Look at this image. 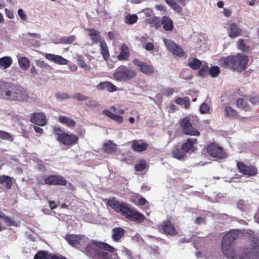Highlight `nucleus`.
Returning a JSON list of instances; mask_svg holds the SVG:
<instances>
[{
  "label": "nucleus",
  "mask_w": 259,
  "mask_h": 259,
  "mask_svg": "<svg viewBox=\"0 0 259 259\" xmlns=\"http://www.w3.org/2000/svg\"><path fill=\"white\" fill-rule=\"evenodd\" d=\"M164 42L167 50L174 55L180 57H182L184 55L185 53L183 49L173 41L164 39Z\"/></svg>",
  "instance_id": "nucleus-13"
},
{
  "label": "nucleus",
  "mask_w": 259,
  "mask_h": 259,
  "mask_svg": "<svg viewBox=\"0 0 259 259\" xmlns=\"http://www.w3.org/2000/svg\"><path fill=\"white\" fill-rule=\"evenodd\" d=\"M140 71L146 75H151L154 74L155 69L152 65L144 62L140 68Z\"/></svg>",
  "instance_id": "nucleus-33"
},
{
  "label": "nucleus",
  "mask_w": 259,
  "mask_h": 259,
  "mask_svg": "<svg viewBox=\"0 0 259 259\" xmlns=\"http://www.w3.org/2000/svg\"><path fill=\"white\" fill-rule=\"evenodd\" d=\"M242 97H244L246 100H249L250 103L253 105H255L259 103V97H251L249 99H248V96L246 95H242Z\"/></svg>",
  "instance_id": "nucleus-52"
},
{
  "label": "nucleus",
  "mask_w": 259,
  "mask_h": 259,
  "mask_svg": "<svg viewBox=\"0 0 259 259\" xmlns=\"http://www.w3.org/2000/svg\"><path fill=\"white\" fill-rule=\"evenodd\" d=\"M146 219L145 216L142 213L139 212L135 208L132 213V215H130V218L128 220L131 221H134L137 223H142Z\"/></svg>",
  "instance_id": "nucleus-26"
},
{
  "label": "nucleus",
  "mask_w": 259,
  "mask_h": 259,
  "mask_svg": "<svg viewBox=\"0 0 259 259\" xmlns=\"http://www.w3.org/2000/svg\"><path fill=\"white\" fill-rule=\"evenodd\" d=\"M31 122L39 126H44L47 123L46 115L43 113H33L31 115Z\"/></svg>",
  "instance_id": "nucleus-16"
},
{
  "label": "nucleus",
  "mask_w": 259,
  "mask_h": 259,
  "mask_svg": "<svg viewBox=\"0 0 259 259\" xmlns=\"http://www.w3.org/2000/svg\"><path fill=\"white\" fill-rule=\"evenodd\" d=\"M110 109L114 111V112L120 114H123L124 113V109H119L117 110L116 108L114 106H112L110 108Z\"/></svg>",
  "instance_id": "nucleus-63"
},
{
  "label": "nucleus",
  "mask_w": 259,
  "mask_h": 259,
  "mask_svg": "<svg viewBox=\"0 0 259 259\" xmlns=\"http://www.w3.org/2000/svg\"><path fill=\"white\" fill-rule=\"evenodd\" d=\"M148 144L145 142L140 144L137 140H133L132 141V148L133 150L137 152H142L147 149Z\"/></svg>",
  "instance_id": "nucleus-25"
},
{
  "label": "nucleus",
  "mask_w": 259,
  "mask_h": 259,
  "mask_svg": "<svg viewBox=\"0 0 259 259\" xmlns=\"http://www.w3.org/2000/svg\"><path fill=\"white\" fill-rule=\"evenodd\" d=\"M5 183L7 189H11L13 186V178L8 176H0V184Z\"/></svg>",
  "instance_id": "nucleus-34"
},
{
  "label": "nucleus",
  "mask_w": 259,
  "mask_h": 259,
  "mask_svg": "<svg viewBox=\"0 0 259 259\" xmlns=\"http://www.w3.org/2000/svg\"><path fill=\"white\" fill-rule=\"evenodd\" d=\"M83 245L81 251L88 256L94 259H106L107 257V253L113 252L115 248L108 244L97 241L96 240H90L88 238V241Z\"/></svg>",
  "instance_id": "nucleus-2"
},
{
  "label": "nucleus",
  "mask_w": 259,
  "mask_h": 259,
  "mask_svg": "<svg viewBox=\"0 0 259 259\" xmlns=\"http://www.w3.org/2000/svg\"><path fill=\"white\" fill-rule=\"evenodd\" d=\"M149 23L156 28L158 29L161 25V22H160L159 18L157 17H154L149 21Z\"/></svg>",
  "instance_id": "nucleus-48"
},
{
  "label": "nucleus",
  "mask_w": 259,
  "mask_h": 259,
  "mask_svg": "<svg viewBox=\"0 0 259 259\" xmlns=\"http://www.w3.org/2000/svg\"><path fill=\"white\" fill-rule=\"evenodd\" d=\"M18 14L23 21H25L27 19V17L24 11L22 9H19L18 11Z\"/></svg>",
  "instance_id": "nucleus-55"
},
{
  "label": "nucleus",
  "mask_w": 259,
  "mask_h": 259,
  "mask_svg": "<svg viewBox=\"0 0 259 259\" xmlns=\"http://www.w3.org/2000/svg\"><path fill=\"white\" fill-rule=\"evenodd\" d=\"M0 218L5 222V224L9 226H17V223L14 221L11 218L6 215L3 212L1 213Z\"/></svg>",
  "instance_id": "nucleus-38"
},
{
  "label": "nucleus",
  "mask_w": 259,
  "mask_h": 259,
  "mask_svg": "<svg viewBox=\"0 0 259 259\" xmlns=\"http://www.w3.org/2000/svg\"><path fill=\"white\" fill-rule=\"evenodd\" d=\"M100 53L105 60L108 61L110 58L108 48L105 40H101L100 44Z\"/></svg>",
  "instance_id": "nucleus-27"
},
{
  "label": "nucleus",
  "mask_w": 259,
  "mask_h": 259,
  "mask_svg": "<svg viewBox=\"0 0 259 259\" xmlns=\"http://www.w3.org/2000/svg\"><path fill=\"white\" fill-rule=\"evenodd\" d=\"M0 138L9 141H12L13 140V138L11 134L3 131H0Z\"/></svg>",
  "instance_id": "nucleus-47"
},
{
  "label": "nucleus",
  "mask_w": 259,
  "mask_h": 259,
  "mask_svg": "<svg viewBox=\"0 0 259 259\" xmlns=\"http://www.w3.org/2000/svg\"><path fill=\"white\" fill-rule=\"evenodd\" d=\"M87 31L89 36L91 37L93 44H96L99 42L100 43L101 40H104V39L101 38L100 32L99 31L94 28H89L87 29Z\"/></svg>",
  "instance_id": "nucleus-22"
},
{
  "label": "nucleus",
  "mask_w": 259,
  "mask_h": 259,
  "mask_svg": "<svg viewBox=\"0 0 259 259\" xmlns=\"http://www.w3.org/2000/svg\"><path fill=\"white\" fill-rule=\"evenodd\" d=\"M200 69L197 72V75L204 77L208 73L209 67L208 64L205 63L201 65Z\"/></svg>",
  "instance_id": "nucleus-40"
},
{
  "label": "nucleus",
  "mask_w": 259,
  "mask_h": 259,
  "mask_svg": "<svg viewBox=\"0 0 259 259\" xmlns=\"http://www.w3.org/2000/svg\"><path fill=\"white\" fill-rule=\"evenodd\" d=\"M147 163L145 160L142 159L135 164V169L137 171H143L147 167Z\"/></svg>",
  "instance_id": "nucleus-43"
},
{
  "label": "nucleus",
  "mask_w": 259,
  "mask_h": 259,
  "mask_svg": "<svg viewBox=\"0 0 259 259\" xmlns=\"http://www.w3.org/2000/svg\"><path fill=\"white\" fill-rule=\"evenodd\" d=\"M72 98L74 99H76L79 101H83L87 100L89 99V97L86 96L81 93H77L74 95Z\"/></svg>",
  "instance_id": "nucleus-49"
},
{
  "label": "nucleus",
  "mask_w": 259,
  "mask_h": 259,
  "mask_svg": "<svg viewBox=\"0 0 259 259\" xmlns=\"http://www.w3.org/2000/svg\"><path fill=\"white\" fill-rule=\"evenodd\" d=\"M208 71V74L212 77L218 76L220 72V68L217 66L211 67Z\"/></svg>",
  "instance_id": "nucleus-45"
},
{
  "label": "nucleus",
  "mask_w": 259,
  "mask_h": 259,
  "mask_svg": "<svg viewBox=\"0 0 259 259\" xmlns=\"http://www.w3.org/2000/svg\"><path fill=\"white\" fill-rule=\"evenodd\" d=\"M179 124L182 132L184 134L195 136H200V132L193 127L189 117L186 116L181 119L179 121Z\"/></svg>",
  "instance_id": "nucleus-9"
},
{
  "label": "nucleus",
  "mask_w": 259,
  "mask_h": 259,
  "mask_svg": "<svg viewBox=\"0 0 259 259\" xmlns=\"http://www.w3.org/2000/svg\"><path fill=\"white\" fill-rule=\"evenodd\" d=\"M236 105L238 108L245 111H249L251 108L247 101L242 98L237 99Z\"/></svg>",
  "instance_id": "nucleus-30"
},
{
  "label": "nucleus",
  "mask_w": 259,
  "mask_h": 259,
  "mask_svg": "<svg viewBox=\"0 0 259 259\" xmlns=\"http://www.w3.org/2000/svg\"><path fill=\"white\" fill-rule=\"evenodd\" d=\"M5 12H6L7 16L9 18L12 19L13 18V17H14L13 12L12 11L8 9H6Z\"/></svg>",
  "instance_id": "nucleus-64"
},
{
  "label": "nucleus",
  "mask_w": 259,
  "mask_h": 259,
  "mask_svg": "<svg viewBox=\"0 0 259 259\" xmlns=\"http://www.w3.org/2000/svg\"><path fill=\"white\" fill-rule=\"evenodd\" d=\"M107 204L117 212L129 220L130 215H132L135 208L131 207L126 203H119L118 201L109 199L107 201Z\"/></svg>",
  "instance_id": "nucleus-6"
},
{
  "label": "nucleus",
  "mask_w": 259,
  "mask_h": 259,
  "mask_svg": "<svg viewBox=\"0 0 259 259\" xmlns=\"http://www.w3.org/2000/svg\"><path fill=\"white\" fill-rule=\"evenodd\" d=\"M103 113L104 114L115 120L118 123H121L123 122V118L121 115H116L112 113L109 110L105 109L103 111Z\"/></svg>",
  "instance_id": "nucleus-32"
},
{
  "label": "nucleus",
  "mask_w": 259,
  "mask_h": 259,
  "mask_svg": "<svg viewBox=\"0 0 259 259\" xmlns=\"http://www.w3.org/2000/svg\"><path fill=\"white\" fill-rule=\"evenodd\" d=\"M161 24L163 25L164 29L166 31H170L173 29L174 24L172 21L168 17H162L161 19Z\"/></svg>",
  "instance_id": "nucleus-29"
},
{
  "label": "nucleus",
  "mask_w": 259,
  "mask_h": 259,
  "mask_svg": "<svg viewBox=\"0 0 259 259\" xmlns=\"http://www.w3.org/2000/svg\"><path fill=\"white\" fill-rule=\"evenodd\" d=\"M202 65L201 61L197 58H193L191 61H189L188 66L194 70H198Z\"/></svg>",
  "instance_id": "nucleus-37"
},
{
  "label": "nucleus",
  "mask_w": 259,
  "mask_h": 259,
  "mask_svg": "<svg viewBox=\"0 0 259 259\" xmlns=\"http://www.w3.org/2000/svg\"><path fill=\"white\" fill-rule=\"evenodd\" d=\"M117 145L111 141L104 144V151L108 154H112L116 151Z\"/></svg>",
  "instance_id": "nucleus-35"
},
{
  "label": "nucleus",
  "mask_w": 259,
  "mask_h": 259,
  "mask_svg": "<svg viewBox=\"0 0 259 259\" xmlns=\"http://www.w3.org/2000/svg\"><path fill=\"white\" fill-rule=\"evenodd\" d=\"M119 54L117 56V58L119 61H128L130 56V49L125 44H123L119 49Z\"/></svg>",
  "instance_id": "nucleus-17"
},
{
  "label": "nucleus",
  "mask_w": 259,
  "mask_h": 259,
  "mask_svg": "<svg viewBox=\"0 0 259 259\" xmlns=\"http://www.w3.org/2000/svg\"><path fill=\"white\" fill-rule=\"evenodd\" d=\"M221 61L223 67L241 72L247 68L248 58L246 55L240 53L223 58Z\"/></svg>",
  "instance_id": "nucleus-3"
},
{
  "label": "nucleus",
  "mask_w": 259,
  "mask_h": 259,
  "mask_svg": "<svg viewBox=\"0 0 259 259\" xmlns=\"http://www.w3.org/2000/svg\"><path fill=\"white\" fill-rule=\"evenodd\" d=\"M243 236L240 230H231L226 233L221 241L223 253L229 259H259V238L256 236L251 237L250 247H242L240 251H235L236 240Z\"/></svg>",
  "instance_id": "nucleus-1"
},
{
  "label": "nucleus",
  "mask_w": 259,
  "mask_h": 259,
  "mask_svg": "<svg viewBox=\"0 0 259 259\" xmlns=\"http://www.w3.org/2000/svg\"><path fill=\"white\" fill-rule=\"evenodd\" d=\"M79 66L82 68L86 70H90V67L87 64V63L83 61H80L79 62Z\"/></svg>",
  "instance_id": "nucleus-59"
},
{
  "label": "nucleus",
  "mask_w": 259,
  "mask_h": 259,
  "mask_svg": "<svg viewBox=\"0 0 259 259\" xmlns=\"http://www.w3.org/2000/svg\"><path fill=\"white\" fill-rule=\"evenodd\" d=\"M37 168L42 172H45L47 170L46 166L45 164L39 163L37 164Z\"/></svg>",
  "instance_id": "nucleus-62"
},
{
  "label": "nucleus",
  "mask_w": 259,
  "mask_h": 259,
  "mask_svg": "<svg viewBox=\"0 0 259 259\" xmlns=\"http://www.w3.org/2000/svg\"><path fill=\"white\" fill-rule=\"evenodd\" d=\"M154 48V45L151 42L147 43L145 45V49L149 51H152Z\"/></svg>",
  "instance_id": "nucleus-60"
},
{
  "label": "nucleus",
  "mask_w": 259,
  "mask_h": 259,
  "mask_svg": "<svg viewBox=\"0 0 259 259\" xmlns=\"http://www.w3.org/2000/svg\"><path fill=\"white\" fill-rule=\"evenodd\" d=\"M37 65L41 68L47 69L50 67V65L44 61H37Z\"/></svg>",
  "instance_id": "nucleus-56"
},
{
  "label": "nucleus",
  "mask_w": 259,
  "mask_h": 259,
  "mask_svg": "<svg viewBox=\"0 0 259 259\" xmlns=\"http://www.w3.org/2000/svg\"><path fill=\"white\" fill-rule=\"evenodd\" d=\"M237 167L239 172L249 177L255 176L258 173L257 168L254 165H246L242 161H237Z\"/></svg>",
  "instance_id": "nucleus-12"
},
{
  "label": "nucleus",
  "mask_w": 259,
  "mask_h": 259,
  "mask_svg": "<svg viewBox=\"0 0 259 259\" xmlns=\"http://www.w3.org/2000/svg\"><path fill=\"white\" fill-rule=\"evenodd\" d=\"M64 238L69 244L80 250L88 241V237L81 235L67 234Z\"/></svg>",
  "instance_id": "nucleus-8"
},
{
  "label": "nucleus",
  "mask_w": 259,
  "mask_h": 259,
  "mask_svg": "<svg viewBox=\"0 0 259 259\" xmlns=\"http://www.w3.org/2000/svg\"><path fill=\"white\" fill-rule=\"evenodd\" d=\"M145 62L141 61L139 59L137 58H135L133 60V63L135 65L138 66L141 68L142 65L144 64Z\"/></svg>",
  "instance_id": "nucleus-58"
},
{
  "label": "nucleus",
  "mask_w": 259,
  "mask_h": 259,
  "mask_svg": "<svg viewBox=\"0 0 259 259\" xmlns=\"http://www.w3.org/2000/svg\"><path fill=\"white\" fill-rule=\"evenodd\" d=\"M175 103L180 105H185L186 108L190 106V103L188 97L184 99L180 97L176 99Z\"/></svg>",
  "instance_id": "nucleus-44"
},
{
  "label": "nucleus",
  "mask_w": 259,
  "mask_h": 259,
  "mask_svg": "<svg viewBox=\"0 0 259 259\" xmlns=\"http://www.w3.org/2000/svg\"><path fill=\"white\" fill-rule=\"evenodd\" d=\"M206 151L212 157L223 159L227 157V154L223 148L215 143H211L206 147Z\"/></svg>",
  "instance_id": "nucleus-10"
},
{
  "label": "nucleus",
  "mask_w": 259,
  "mask_h": 259,
  "mask_svg": "<svg viewBox=\"0 0 259 259\" xmlns=\"http://www.w3.org/2000/svg\"><path fill=\"white\" fill-rule=\"evenodd\" d=\"M136 75L135 70L128 69L124 65H121L115 70L113 76L117 81H126L133 78Z\"/></svg>",
  "instance_id": "nucleus-7"
},
{
  "label": "nucleus",
  "mask_w": 259,
  "mask_h": 259,
  "mask_svg": "<svg viewBox=\"0 0 259 259\" xmlns=\"http://www.w3.org/2000/svg\"><path fill=\"white\" fill-rule=\"evenodd\" d=\"M161 226L164 233L167 235L173 236L178 234L175 225L170 220L163 221Z\"/></svg>",
  "instance_id": "nucleus-14"
},
{
  "label": "nucleus",
  "mask_w": 259,
  "mask_h": 259,
  "mask_svg": "<svg viewBox=\"0 0 259 259\" xmlns=\"http://www.w3.org/2000/svg\"><path fill=\"white\" fill-rule=\"evenodd\" d=\"M59 122L65 124L70 128L74 127L76 125V122L72 119L64 116H60L58 118Z\"/></svg>",
  "instance_id": "nucleus-28"
},
{
  "label": "nucleus",
  "mask_w": 259,
  "mask_h": 259,
  "mask_svg": "<svg viewBox=\"0 0 259 259\" xmlns=\"http://www.w3.org/2000/svg\"><path fill=\"white\" fill-rule=\"evenodd\" d=\"M8 82L0 81V94L4 97H5V93L8 89L7 85H8Z\"/></svg>",
  "instance_id": "nucleus-50"
},
{
  "label": "nucleus",
  "mask_w": 259,
  "mask_h": 259,
  "mask_svg": "<svg viewBox=\"0 0 259 259\" xmlns=\"http://www.w3.org/2000/svg\"><path fill=\"white\" fill-rule=\"evenodd\" d=\"M54 134L57 136V140L64 145L72 146L77 144L79 138L77 136L65 133L61 127L55 126L53 128Z\"/></svg>",
  "instance_id": "nucleus-5"
},
{
  "label": "nucleus",
  "mask_w": 259,
  "mask_h": 259,
  "mask_svg": "<svg viewBox=\"0 0 259 259\" xmlns=\"http://www.w3.org/2000/svg\"><path fill=\"white\" fill-rule=\"evenodd\" d=\"M33 259H66L65 257H60L56 255L50 254L47 251L40 250L34 256Z\"/></svg>",
  "instance_id": "nucleus-20"
},
{
  "label": "nucleus",
  "mask_w": 259,
  "mask_h": 259,
  "mask_svg": "<svg viewBox=\"0 0 259 259\" xmlns=\"http://www.w3.org/2000/svg\"><path fill=\"white\" fill-rule=\"evenodd\" d=\"M138 19L137 15L129 14L125 17L124 22L126 24L133 25L137 21Z\"/></svg>",
  "instance_id": "nucleus-41"
},
{
  "label": "nucleus",
  "mask_w": 259,
  "mask_h": 259,
  "mask_svg": "<svg viewBox=\"0 0 259 259\" xmlns=\"http://www.w3.org/2000/svg\"><path fill=\"white\" fill-rule=\"evenodd\" d=\"M174 89L170 88H163L161 90L162 94L166 96H169L171 95L174 93Z\"/></svg>",
  "instance_id": "nucleus-51"
},
{
  "label": "nucleus",
  "mask_w": 259,
  "mask_h": 259,
  "mask_svg": "<svg viewBox=\"0 0 259 259\" xmlns=\"http://www.w3.org/2000/svg\"><path fill=\"white\" fill-rule=\"evenodd\" d=\"M209 107L207 104L205 103H202L200 108V112L202 114H206L209 112Z\"/></svg>",
  "instance_id": "nucleus-53"
},
{
  "label": "nucleus",
  "mask_w": 259,
  "mask_h": 259,
  "mask_svg": "<svg viewBox=\"0 0 259 259\" xmlns=\"http://www.w3.org/2000/svg\"><path fill=\"white\" fill-rule=\"evenodd\" d=\"M4 98L10 101H26L28 99L27 91L22 87L9 83Z\"/></svg>",
  "instance_id": "nucleus-4"
},
{
  "label": "nucleus",
  "mask_w": 259,
  "mask_h": 259,
  "mask_svg": "<svg viewBox=\"0 0 259 259\" xmlns=\"http://www.w3.org/2000/svg\"><path fill=\"white\" fill-rule=\"evenodd\" d=\"M97 89L100 91L106 90L110 93L114 92L117 90L116 86L108 81L101 82L97 85Z\"/></svg>",
  "instance_id": "nucleus-18"
},
{
  "label": "nucleus",
  "mask_w": 259,
  "mask_h": 259,
  "mask_svg": "<svg viewBox=\"0 0 259 259\" xmlns=\"http://www.w3.org/2000/svg\"><path fill=\"white\" fill-rule=\"evenodd\" d=\"M56 97L58 99H60L61 100H64L70 98V96L67 93H57L56 94Z\"/></svg>",
  "instance_id": "nucleus-54"
},
{
  "label": "nucleus",
  "mask_w": 259,
  "mask_h": 259,
  "mask_svg": "<svg viewBox=\"0 0 259 259\" xmlns=\"http://www.w3.org/2000/svg\"><path fill=\"white\" fill-rule=\"evenodd\" d=\"M175 12H176L178 13H181L183 9L182 7L177 4V3L175 4L171 8Z\"/></svg>",
  "instance_id": "nucleus-57"
},
{
  "label": "nucleus",
  "mask_w": 259,
  "mask_h": 259,
  "mask_svg": "<svg viewBox=\"0 0 259 259\" xmlns=\"http://www.w3.org/2000/svg\"><path fill=\"white\" fill-rule=\"evenodd\" d=\"M197 143V139L189 138L182 144L181 146L185 153H192L197 149V148L195 146Z\"/></svg>",
  "instance_id": "nucleus-15"
},
{
  "label": "nucleus",
  "mask_w": 259,
  "mask_h": 259,
  "mask_svg": "<svg viewBox=\"0 0 259 259\" xmlns=\"http://www.w3.org/2000/svg\"><path fill=\"white\" fill-rule=\"evenodd\" d=\"M12 63V59L11 57L6 56L0 58V67L4 69L9 68Z\"/></svg>",
  "instance_id": "nucleus-36"
},
{
  "label": "nucleus",
  "mask_w": 259,
  "mask_h": 259,
  "mask_svg": "<svg viewBox=\"0 0 259 259\" xmlns=\"http://www.w3.org/2000/svg\"><path fill=\"white\" fill-rule=\"evenodd\" d=\"M237 46L238 49L244 53H247L249 51V47L244 43V40L242 38L238 40Z\"/></svg>",
  "instance_id": "nucleus-42"
},
{
  "label": "nucleus",
  "mask_w": 259,
  "mask_h": 259,
  "mask_svg": "<svg viewBox=\"0 0 259 259\" xmlns=\"http://www.w3.org/2000/svg\"><path fill=\"white\" fill-rule=\"evenodd\" d=\"M171 153L173 157L179 160L183 159L186 154L182 147H180L178 145H175L172 147Z\"/></svg>",
  "instance_id": "nucleus-21"
},
{
  "label": "nucleus",
  "mask_w": 259,
  "mask_h": 259,
  "mask_svg": "<svg viewBox=\"0 0 259 259\" xmlns=\"http://www.w3.org/2000/svg\"><path fill=\"white\" fill-rule=\"evenodd\" d=\"M205 221V219L204 218L198 217L196 218L195 220V223L197 225H200Z\"/></svg>",
  "instance_id": "nucleus-61"
},
{
  "label": "nucleus",
  "mask_w": 259,
  "mask_h": 259,
  "mask_svg": "<svg viewBox=\"0 0 259 259\" xmlns=\"http://www.w3.org/2000/svg\"><path fill=\"white\" fill-rule=\"evenodd\" d=\"M241 33L242 29L238 26L237 24L232 23L230 24L229 33V36L230 38H235L240 36Z\"/></svg>",
  "instance_id": "nucleus-23"
},
{
  "label": "nucleus",
  "mask_w": 259,
  "mask_h": 259,
  "mask_svg": "<svg viewBox=\"0 0 259 259\" xmlns=\"http://www.w3.org/2000/svg\"><path fill=\"white\" fill-rule=\"evenodd\" d=\"M75 36L74 35H71L68 37L64 36L61 37V41L63 44H71L75 40Z\"/></svg>",
  "instance_id": "nucleus-46"
},
{
  "label": "nucleus",
  "mask_w": 259,
  "mask_h": 259,
  "mask_svg": "<svg viewBox=\"0 0 259 259\" xmlns=\"http://www.w3.org/2000/svg\"><path fill=\"white\" fill-rule=\"evenodd\" d=\"M19 64L20 68L23 70H27L30 66V61L26 57H21L19 59Z\"/></svg>",
  "instance_id": "nucleus-39"
},
{
  "label": "nucleus",
  "mask_w": 259,
  "mask_h": 259,
  "mask_svg": "<svg viewBox=\"0 0 259 259\" xmlns=\"http://www.w3.org/2000/svg\"><path fill=\"white\" fill-rule=\"evenodd\" d=\"M225 115L227 117L230 118H239V115L237 111L231 106H226L225 108Z\"/></svg>",
  "instance_id": "nucleus-31"
},
{
  "label": "nucleus",
  "mask_w": 259,
  "mask_h": 259,
  "mask_svg": "<svg viewBox=\"0 0 259 259\" xmlns=\"http://www.w3.org/2000/svg\"><path fill=\"white\" fill-rule=\"evenodd\" d=\"M67 180L62 176L51 175H49L44 179V183L38 182L39 185L46 184L48 185H60L65 186L67 185Z\"/></svg>",
  "instance_id": "nucleus-11"
},
{
  "label": "nucleus",
  "mask_w": 259,
  "mask_h": 259,
  "mask_svg": "<svg viewBox=\"0 0 259 259\" xmlns=\"http://www.w3.org/2000/svg\"><path fill=\"white\" fill-rule=\"evenodd\" d=\"M45 57L49 61L60 65H67L68 63V61L67 59L59 55L52 54H46Z\"/></svg>",
  "instance_id": "nucleus-19"
},
{
  "label": "nucleus",
  "mask_w": 259,
  "mask_h": 259,
  "mask_svg": "<svg viewBox=\"0 0 259 259\" xmlns=\"http://www.w3.org/2000/svg\"><path fill=\"white\" fill-rule=\"evenodd\" d=\"M112 239L115 242H119L124 236L125 230L121 227H115L112 229Z\"/></svg>",
  "instance_id": "nucleus-24"
}]
</instances>
